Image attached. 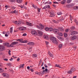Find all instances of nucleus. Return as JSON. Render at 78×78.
Listing matches in <instances>:
<instances>
[{
  "mask_svg": "<svg viewBox=\"0 0 78 78\" xmlns=\"http://www.w3.org/2000/svg\"><path fill=\"white\" fill-rule=\"evenodd\" d=\"M48 54L51 56V57L53 56V55L52 54H51V53H50V52H48Z\"/></svg>",
  "mask_w": 78,
  "mask_h": 78,
  "instance_id": "obj_41",
  "label": "nucleus"
},
{
  "mask_svg": "<svg viewBox=\"0 0 78 78\" xmlns=\"http://www.w3.org/2000/svg\"><path fill=\"white\" fill-rule=\"evenodd\" d=\"M19 7H20L21 8H23V5H19Z\"/></svg>",
  "mask_w": 78,
  "mask_h": 78,
  "instance_id": "obj_53",
  "label": "nucleus"
},
{
  "mask_svg": "<svg viewBox=\"0 0 78 78\" xmlns=\"http://www.w3.org/2000/svg\"><path fill=\"white\" fill-rule=\"evenodd\" d=\"M75 5V4L71 3L69 4V6H74Z\"/></svg>",
  "mask_w": 78,
  "mask_h": 78,
  "instance_id": "obj_32",
  "label": "nucleus"
},
{
  "mask_svg": "<svg viewBox=\"0 0 78 78\" xmlns=\"http://www.w3.org/2000/svg\"><path fill=\"white\" fill-rule=\"evenodd\" d=\"M26 29V27H22L19 28V30L20 31H25V30Z\"/></svg>",
  "mask_w": 78,
  "mask_h": 78,
  "instance_id": "obj_6",
  "label": "nucleus"
},
{
  "mask_svg": "<svg viewBox=\"0 0 78 78\" xmlns=\"http://www.w3.org/2000/svg\"><path fill=\"white\" fill-rule=\"evenodd\" d=\"M11 8L12 10H14V9H16V7H14V6H12Z\"/></svg>",
  "mask_w": 78,
  "mask_h": 78,
  "instance_id": "obj_31",
  "label": "nucleus"
},
{
  "mask_svg": "<svg viewBox=\"0 0 78 78\" xmlns=\"http://www.w3.org/2000/svg\"><path fill=\"white\" fill-rule=\"evenodd\" d=\"M2 75L4 77H8L9 76V75L6 73H3Z\"/></svg>",
  "mask_w": 78,
  "mask_h": 78,
  "instance_id": "obj_7",
  "label": "nucleus"
},
{
  "mask_svg": "<svg viewBox=\"0 0 78 78\" xmlns=\"http://www.w3.org/2000/svg\"><path fill=\"white\" fill-rule=\"evenodd\" d=\"M44 39H47V40H48V37L46 35H44Z\"/></svg>",
  "mask_w": 78,
  "mask_h": 78,
  "instance_id": "obj_15",
  "label": "nucleus"
},
{
  "mask_svg": "<svg viewBox=\"0 0 78 78\" xmlns=\"http://www.w3.org/2000/svg\"><path fill=\"white\" fill-rule=\"evenodd\" d=\"M8 53H9V55H11V51L10 50H9V51H8Z\"/></svg>",
  "mask_w": 78,
  "mask_h": 78,
  "instance_id": "obj_54",
  "label": "nucleus"
},
{
  "mask_svg": "<svg viewBox=\"0 0 78 78\" xmlns=\"http://www.w3.org/2000/svg\"><path fill=\"white\" fill-rule=\"evenodd\" d=\"M23 36H27V34H26V33L23 34Z\"/></svg>",
  "mask_w": 78,
  "mask_h": 78,
  "instance_id": "obj_52",
  "label": "nucleus"
},
{
  "mask_svg": "<svg viewBox=\"0 0 78 78\" xmlns=\"http://www.w3.org/2000/svg\"><path fill=\"white\" fill-rule=\"evenodd\" d=\"M7 66H11V63H7Z\"/></svg>",
  "mask_w": 78,
  "mask_h": 78,
  "instance_id": "obj_47",
  "label": "nucleus"
},
{
  "mask_svg": "<svg viewBox=\"0 0 78 78\" xmlns=\"http://www.w3.org/2000/svg\"><path fill=\"white\" fill-rule=\"evenodd\" d=\"M62 47V44H60L58 46V48H61Z\"/></svg>",
  "mask_w": 78,
  "mask_h": 78,
  "instance_id": "obj_22",
  "label": "nucleus"
},
{
  "mask_svg": "<svg viewBox=\"0 0 78 78\" xmlns=\"http://www.w3.org/2000/svg\"><path fill=\"white\" fill-rule=\"evenodd\" d=\"M53 29L52 28L50 27L49 28V31H53Z\"/></svg>",
  "mask_w": 78,
  "mask_h": 78,
  "instance_id": "obj_30",
  "label": "nucleus"
},
{
  "mask_svg": "<svg viewBox=\"0 0 78 78\" xmlns=\"http://www.w3.org/2000/svg\"><path fill=\"white\" fill-rule=\"evenodd\" d=\"M59 30L61 31H64V29L62 28H59Z\"/></svg>",
  "mask_w": 78,
  "mask_h": 78,
  "instance_id": "obj_34",
  "label": "nucleus"
},
{
  "mask_svg": "<svg viewBox=\"0 0 78 78\" xmlns=\"http://www.w3.org/2000/svg\"><path fill=\"white\" fill-rule=\"evenodd\" d=\"M64 36L65 37H66L67 36V34L66 33H64Z\"/></svg>",
  "mask_w": 78,
  "mask_h": 78,
  "instance_id": "obj_43",
  "label": "nucleus"
},
{
  "mask_svg": "<svg viewBox=\"0 0 78 78\" xmlns=\"http://www.w3.org/2000/svg\"><path fill=\"white\" fill-rule=\"evenodd\" d=\"M76 47H74V50H76Z\"/></svg>",
  "mask_w": 78,
  "mask_h": 78,
  "instance_id": "obj_64",
  "label": "nucleus"
},
{
  "mask_svg": "<svg viewBox=\"0 0 78 78\" xmlns=\"http://www.w3.org/2000/svg\"><path fill=\"white\" fill-rule=\"evenodd\" d=\"M50 17H54L55 16V13L54 12H53L52 11H51L50 12Z\"/></svg>",
  "mask_w": 78,
  "mask_h": 78,
  "instance_id": "obj_4",
  "label": "nucleus"
},
{
  "mask_svg": "<svg viewBox=\"0 0 78 78\" xmlns=\"http://www.w3.org/2000/svg\"><path fill=\"white\" fill-rule=\"evenodd\" d=\"M18 44V42L17 41H14L12 43V45H16Z\"/></svg>",
  "mask_w": 78,
  "mask_h": 78,
  "instance_id": "obj_18",
  "label": "nucleus"
},
{
  "mask_svg": "<svg viewBox=\"0 0 78 78\" xmlns=\"http://www.w3.org/2000/svg\"><path fill=\"white\" fill-rule=\"evenodd\" d=\"M5 45H6L7 47H9V43H5L4 44Z\"/></svg>",
  "mask_w": 78,
  "mask_h": 78,
  "instance_id": "obj_26",
  "label": "nucleus"
},
{
  "mask_svg": "<svg viewBox=\"0 0 78 78\" xmlns=\"http://www.w3.org/2000/svg\"><path fill=\"white\" fill-rule=\"evenodd\" d=\"M37 10L38 11V12H40V10L41 9L38 7H37Z\"/></svg>",
  "mask_w": 78,
  "mask_h": 78,
  "instance_id": "obj_35",
  "label": "nucleus"
},
{
  "mask_svg": "<svg viewBox=\"0 0 78 78\" xmlns=\"http://www.w3.org/2000/svg\"><path fill=\"white\" fill-rule=\"evenodd\" d=\"M20 42H21V43H23V39H20Z\"/></svg>",
  "mask_w": 78,
  "mask_h": 78,
  "instance_id": "obj_45",
  "label": "nucleus"
},
{
  "mask_svg": "<svg viewBox=\"0 0 78 78\" xmlns=\"http://www.w3.org/2000/svg\"><path fill=\"white\" fill-rule=\"evenodd\" d=\"M77 38V36L76 35H74L73 37H71V39L72 40H75Z\"/></svg>",
  "mask_w": 78,
  "mask_h": 78,
  "instance_id": "obj_8",
  "label": "nucleus"
},
{
  "mask_svg": "<svg viewBox=\"0 0 78 78\" xmlns=\"http://www.w3.org/2000/svg\"><path fill=\"white\" fill-rule=\"evenodd\" d=\"M5 7L6 8V9H7L8 8V5H5Z\"/></svg>",
  "mask_w": 78,
  "mask_h": 78,
  "instance_id": "obj_63",
  "label": "nucleus"
},
{
  "mask_svg": "<svg viewBox=\"0 0 78 78\" xmlns=\"http://www.w3.org/2000/svg\"><path fill=\"white\" fill-rule=\"evenodd\" d=\"M53 22H54V23H58V21H55V20H54L53 21Z\"/></svg>",
  "mask_w": 78,
  "mask_h": 78,
  "instance_id": "obj_46",
  "label": "nucleus"
},
{
  "mask_svg": "<svg viewBox=\"0 0 78 78\" xmlns=\"http://www.w3.org/2000/svg\"><path fill=\"white\" fill-rule=\"evenodd\" d=\"M46 3L48 4H49V5H51V2H46Z\"/></svg>",
  "mask_w": 78,
  "mask_h": 78,
  "instance_id": "obj_49",
  "label": "nucleus"
},
{
  "mask_svg": "<svg viewBox=\"0 0 78 78\" xmlns=\"http://www.w3.org/2000/svg\"><path fill=\"white\" fill-rule=\"evenodd\" d=\"M66 0H64L63 1H61L62 4H64V3H66Z\"/></svg>",
  "mask_w": 78,
  "mask_h": 78,
  "instance_id": "obj_23",
  "label": "nucleus"
},
{
  "mask_svg": "<svg viewBox=\"0 0 78 78\" xmlns=\"http://www.w3.org/2000/svg\"><path fill=\"white\" fill-rule=\"evenodd\" d=\"M55 66H56L57 67H59V68H61V66H60V65H58V64H55Z\"/></svg>",
  "mask_w": 78,
  "mask_h": 78,
  "instance_id": "obj_33",
  "label": "nucleus"
},
{
  "mask_svg": "<svg viewBox=\"0 0 78 78\" xmlns=\"http://www.w3.org/2000/svg\"><path fill=\"white\" fill-rule=\"evenodd\" d=\"M14 23L16 24H17V25H20L21 24V22L19 21H14Z\"/></svg>",
  "mask_w": 78,
  "mask_h": 78,
  "instance_id": "obj_9",
  "label": "nucleus"
},
{
  "mask_svg": "<svg viewBox=\"0 0 78 78\" xmlns=\"http://www.w3.org/2000/svg\"><path fill=\"white\" fill-rule=\"evenodd\" d=\"M50 39L52 40V42L54 43V44H58V41H56V38L54 37H51Z\"/></svg>",
  "mask_w": 78,
  "mask_h": 78,
  "instance_id": "obj_1",
  "label": "nucleus"
},
{
  "mask_svg": "<svg viewBox=\"0 0 78 78\" xmlns=\"http://www.w3.org/2000/svg\"><path fill=\"white\" fill-rule=\"evenodd\" d=\"M78 34V32H76L75 31H73L71 32V35H74V34Z\"/></svg>",
  "mask_w": 78,
  "mask_h": 78,
  "instance_id": "obj_11",
  "label": "nucleus"
},
{
  "mask_svg": "<svg viewBox=\"0 0 78 78\" xmlns=\"http://www.w3.org/2000/svg\"><path fill=\"white\" fill-rule=\"evenodd\" d=\"M72 0H67L66 3H70L72 2Z\"/></svg>",
  "mask_w": 78,
  "mask_h": 78,
  "instance_id": "obj_25",
  "label": "nucleus"
},
{
  "mask_svg": "<svg viewBox=\"0 0 78 78\" xmlns=\"http://www.w3.org/2000/svg\"><path fill=\"white\" fill-rule=\"evenodd\" d=\"M58 34L59 36H62V33H61V32H59L58 33Z\"/></svg>",
  "mask_w": 78,
  "mask_h": 78,
  "instance_id": "obj_28",
  "label": "nucleus"
},
{
  "mask_svg": "<svg viewBox=\"0 0 78 78\" xmlns=\"http://www.w3.org/2000/svg\"><path fill=\"white\" fill-rule=\"evenodd\" d=\"M39 26H40V27H39V26H37V28H38L39 29H41V30H43V29L44 28V27H45V25L44 26V25L41 24H39Z\"/></svg>",
  "mask_w": 78,
  "mask_h": 78,
  "instance_id": "obj_3",
  "label": "nucleus"
},
{
  "mask_svg": "<svg viewBox=\"0 0 78 78\" xmlns=\"http://www.w3.org/2000/svg\"><path fill=\"white\" fill-rule=\"evenodd\" d=\"M28 42V41L27 40H25L24 41H23V43H27Z\"/></svg>",
  "mask_w": 78,
  "mask_h": 78,
  "instance_id": "obj_51",
  "label": "nucleus"
},
{
  "mask_svg": "<svg viewBox=\"0 0 78 78\" xmlns=\"http://www.w3.org/2000/svg\"><path fill=\"white\" fill-rule=\"evenodd\" d=\"M74 22H75L76 23V25H78V21L76 20V19H75Z\"/></svg>",
  "mask_w": 78,
  "mask_h": 78,
  "instance_id": "obj_40",
  "label": "nucleus"
},
{
  "mask_svg": "<svg viewBox=\"0 0 78 78\" xmlns=\"http://www.w3.org/2000/svg\"><path fill=\"white\" fill-rule=\"evenodd\" d=\"M16 2H17V3H20L22 2V0H17Z\"/></svg>",
  "mask_w": 78,
  "mask_h": 78,
  "instance_id": "obj_24",
  "label": "nucleus"
},
{
  "mask_svg": "<svg viewBox=\"0 0 78 78\" xmlns=\"http://www.w3.org/2000/svg\"><path fill=\"white\" fill-rule=\"evenodd\" d=\"M5 33H7V32L6 33V31H4L2 32V34H5Z\"/></svg>",
  "mask_w": 78,
  "mask_h": 78,
  "instance_id": "obj_56",
  "label": "nucleus"
},
{
  "mask_svg": "<svg viewBox=\"0 0 78 78\" xmlns=\"http://www.w3.org/2000/svg\"><path fill=\"white\" fill-rule=\"evenodd\" d=\"M45 72H47V71H48V69H47V68H46L45 69Z\"/></svg>",
  "mask_w": 78,
  "mask_h": 78,
  "instance_id": "obj_59",
  "label": "nucleus"
},
{
  "mask_svg": "<svg viewBox=\"0 0 78 78\" xmlns=\"http://www.w3.org/2000/svg\"><path fill=\"white\" fill-rule=\"evenodd\" d=\"M32 56L33 57H35V58H37V55L36 54H33Z\"/></svg>",
  "mask_w": 78,
  "mask_h": 78,
  "instance_id": "obj_42",
  "label": "nucleus"
},
{
  "mask_svg": "<svg viewBox=\"0 0 78 78\" xmlns=\"http://www.w3.org/2000/svg\"><path fill=\"white\" fill-rule=\"evenodd\" d=\"M32 7H33L34 9H37V7L36 6V5H35L34 4H32Z\"/></svg>",
  "mask_w": 78,
  "mask_h": 78,
  "instance_id": "obj_20",
  "label": "nucleus"
},
{
  "mask_svg": "<svg viewBox=\"0 0 78 78\" xmlns=\"http://www.w3.org/2000/svg\"><path fill=\"white\" fill-rule=\"evenodd\" d=\"M71 70L73 72H74L76 70V69H75V68H72L71 69Z\"/></svg>",
  "mask_w": 78,
  "mask_h": 78,
  "instance_id": "obj_21",
  "label": "nucleus"
},
{
  "mask_svg": "<svg viewBox=\"0 0 78 78\" xmlns=\"http://www.w3.org/2000/svg\"><path fill=\"white\" fill-rule=\"evenodd\" d=\"M30 70L31 72H34V69H30Z\"/></svg>",
  "mask_w": 78,
  "mask_h": 78,
  "instance_id": "obj_60",
  "label": "nucleus"
},
{
  "mask_svg": "<svg viewBox=\"0 0 78 78\" xmlns=\"http://www.w3.org/2000/svg\"><path fill=\"white\" fill-rule=\"evenodd\" d=\"M4 61H8V59L7 58H4Z\"/></svg>",
  "mask_w": 78,
  "mask_h": 78,
  "instance_id": "obj_55",
  "label": "nucleus"
},
{
  "mask_svg": "<svg viewBox=\"0 0 78 78\" xmlns=\"http://www.w3.org/2000/svg\"><path fill=\"white\" fill-rule=\"evenodd\" d=\"M70 30V29H66L65 30V32H68Z\"/></svg>",
  "mask_w": 78,
  "mask_h": 78,
  "instance_id": "obj_50",
  "label": "nucleus"
},
{
  "mask_svg": "<svg viewBox=\"0 0 78 78\" xmlns=\"http://www.w3.org/2000/svg\"><path fill=\"white\" fill-rule=\"evenodd\" d=\"M68 73H69V74H72V73H73V72L72 71V70H69V71H68Z\"/></svg>",
  "mask_w": 78,
  "mask_h": 78,
  "instance_id": "obj_27",
  "label": "nucleus"
},
{
  "mask_svg": "<svg viewBox=\"0 0 78 78\" xmlns=\"http://www.w3.org/2000/svg\"><path fill=\"white\" fill-rule=\"evenodd\" d=\"M44 66L45 67V68H47V67H48V66H47V65L46 64H44Z\"/></svg>",
  "mask_w": 78,
  "mask_h": 78,
  "instance_id": "obj_57",
  "label": "nucleus"
},
{
  "mask_svg": "<svg viewBox=\"0 0 78 78\" xmlns=\"http://www.w3.org/2000/svg\"><path fill=\"white\" fill-rule=\"evenodd\" d=\"M45 30H46V31H49V28L46 27L45 28Z\"/></svg>",
  "mask_w": 78,
  "mask_h": 78,
  "instance_id": "obj_37",
  "label": "nucleus"
},
{
  "mask_svg": "<svg viewBox=\"0 0 78 78\" xmlns=\"http://www.w3.org/2000/svg\"><path fill=\"white\" fill-rule=\"evenodd\" d=\"M50 8V5H47L43 8V9H47V8Z\"/></svg>",
  "mask_w": 78,
  "mask_h": 78,
  "instance_id": "obj_13",
  "label": "nucleus"
},
{
  "mask_svg": "<svg viewBox=\"0 0 78 78\" xmlns=\"http://www.w3.org/2000/svg\"><path fill=\"white\" fill-rule=\"evenodd\" d=\"M16 10H15L11 12V14H15L16 13Z\"/></svg>",
  "mask_w": 78,
  "mask_h": 78,
  "instance_id": "obj_36",
  "label": "nucleus"
},
{
  "mask_svg": "<svg viewBox=\"0 0 78 78\" xmlns=\"http://www.w3.org/2000/svg\"><path fill=\"white\" fill-rule=\"evenodd\" d=\"M12 44H10L9 46V47H13L14 46L12 45Z\"/></svg>",
  "mask_w": 78,
  "mask_h": 78,
  "instance_id": "obj_48",
  "label": "nucleus"
},
{
  "mask_svg": "<svg viewBox=\"0 0 78 78\" xmlns=\"http://www.w3.org/2000/svg\"><path fill=\"white\" fill-rule=\"evenodd\" d=\"M5 49V47L2 46H0V51H3Z\"/></svg>",
  "mask_w": 78,
  "mask_h": 78,
  "instance_id": "obj_10",
  "label": "nucleus"
},
{
  "mask_svg": "<svg viewBox=\"0 0 78 78\" xmlns=\"http://www.w3.org/2000/svg\"><path fill=\"white\" fill-rule=\"evenodd\" d=\"M75 28L74 26L71 27L70 28V31H72L73 30H75Z\"/></svg>",
  "mask_w": 78,
  "mask_h": 78,
  "instance_id": "obj_16",
  "label": "nucleus"
},
{
  "mask_svg": "<svg viewBox=\"0 0 78 78\" xmlns=\"http://www.w3.org/2000/svg\"><path fill=\"white\" fill-rule=\"evenodd\" d=\"M31 33L32 35H34V36H36L37 35V33L36 32V31L34 30H32L31 32Z\"/></svg>",
  "mask_w": 78,
  "mask_h": 78,
  "instance_id": "obj_5",
  "label": "nucleus"
},
{
  "mask_svg": "<svg viewBox=\"0 0 78 78\" xmlns=\"http://www.w3.org/2000/svg\"><path fill=\"white\" fill-rule=\"evenodd\" d=\"M57 15H59L62 14V12H59L57 13Z\"/></svg>",
  "mask_w": 78,
  "mask_h": 78,
  "instance_id": "obj_38",
  "label": "nucleus"
},
{
  "mask_svg": "<svg viewBox=\"0 0 78 78\" xmlns=\"http://www.w3.org/2000/svg\"><path fill=\"white\" fill-rule=\"evenodd\" d=\"M27 44L29 45H34V44L33 42H30L28 43Z\"/></svg>",
  "mask_w": 78,
  "mask_h": 78,
  "instance_id": "obj_17",
  "label": "nucleus"
},
{
  "mask_svg": "<svg viewBox=\"0 0 78 78\" xmlns=\"http://www.w3.org/2000/svg\"><path fill=\"white\" fill-rule=\"evenodd\" d=\"M57 37L59 39V40H60L61 41H63L64 40V38H62V37H60L59 36H57Z\"/></svg>",
  "mask_w": 78,
  "mask_h": 78,
  "instance_id": "obj_12",
  "label": "nucleus"
},
{
  "mask_svg": "<svg viewBox=\"0 0 78 78\" xmlns=\"http://www.w3.org/2000/svg\"><path fill=\"white\" fill-rule=\"evenodd\" d=\"M26 24L27 25H28V26H30V27H31L32 26V23L28 22H26Z\"/></svg>",
  "mask_w": 78,
  "mask_h": 78,
  "instance_id": "obj_14",
  "label": "nucleus"
},
{
  "mask_svg": "<svg viewBox=\"0 0 78 78\" xmlns=\"http://www.w3.org/2000/svg\"><path fill=\"white\" fill-rule=\"evenodd\" d=\"M59 30L58 29H54V33H58V32H59Z\"/></svg>",
  "mask_w": 78,
  "mask_h": 78,
  "instance_id": "obj_19",
  "label": "nucleus"
},
{
  "mask_svg": "<svg viewBox=\"0 0 78 78\" xmlns=\"http://www.w3.org/2000/svg\"><path fill=\"white\" fill-rule=\"evenodd\" d=\"M10 1L11 2H14V0H10Z\"/></svg>",
  "mask_w": 78,
  "mask_h": 78,
  "instance_id": "obj_62",
  "label": "nucleus"
},
{
  "mask_svg": "<svg viewBox=\"0 0 78 78\" xmlns=\"http://www.w3.org/2000/svg\"><path fill=\"white\" fill-rule=\"evenodd\" d=\"M4 69H3L2 68H0V72H4Z\"/></svg>",
  "mask_w": 78,
  "mask_h": 78,
  "instance_id": "obj_29",
  "label": "nucleus"
},
{
  "mask_svg": "<svg viewBox=\"0 0 78 78\" xmlns=\"http://www.w3.org/2000/svg\"><path fill=\"white\" fill-rule=\"evenodd\" d=\"M54 3H55V4H58V2H54Z\"/></svg>",
  "mask_w": 78,
  "mask_h": 78,
  "instance_id": "obj_61",
  "label": "nucleus"
},
{
  "mask_svg": "<svg viewBox=\"0 0 78 78\" xmlns=\"http://www.w3.org/2000/svg\"><path fill=\"white\" fill-rule=\"evenodd\" d=\"M37 32L38 35V36H40V37H41L42 35H43V32L39 30H38Z\"/></svg>",
  "mask_w": 78,
  "mask_h": 78,
  "instance_id": "obj_2",
  "label": "nucleus"
},
{
  "mask_svg": "<svg viewBox=\"0 0 78 78\" xmlns=\"http://www.w3.org/2000/svg\"><path fill=\"white\" fill-rule=\"evenodd\" d=\"M13 59H13V58H11V59H10V61H12V60H13Z\"/></svg>",
  "mask_w": 78,
  "mask_h": 78,
  "instance_id": "obj_58",
  "label": "nucleus"
},
{
  "mask_svg": "<svg viewBox=\"0 0 78 78\" xmlns=\"http://www.w3.org/2000/svg\"><path fill=\"white\" fill-rule=\"evenodd\" d=\"M24 64H23V65H21V66L20 67V68H23V66H24Z\"/></svg>",
  "mask_w": 78,
  "mask_h": 78,
  "instance_id": "obj_44",
  "label": "nucleus"
},
{
  "mask_svg": "<svg viewBox=\"0 0 78 78\" xmlns=\"http://www.w3.org/2000/svg\"><path fill=\"white\" fill-rule=\"evenodd\" d=\"M10 33H12V27L10 28Z\"/></svg>",
  "mask_w": 78,
  "mask_h": 78,
  "instance_id": "obj_39",
  "label": "nucleus"
}]
</instances>
